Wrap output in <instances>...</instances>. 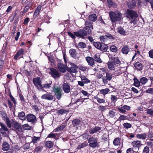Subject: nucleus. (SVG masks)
<instances>
[{
  "instance_id": "nucleus-49",
  "label": "nucleus",
  "mask_w": 153,
  "mask_h": 153,
  "mask_svg": "<svg viewBox=\"0 0 153 153\" xmlns=\"http://www.w3.org/2000/svg\"><path fill=\"white\" fill-rule=\"evenodd\" d=\"M100 38L102 42H105L108 40L107 36L106 35L101 36H100Z\"/></svg>"
},
{
  "instance_id": "nucleus-12",
  "label": "nucleus",
  "mask_w": 153,
  "mask_h": 153,
  "mask_svg": "<svg viewBox=\"0 0 153 153\" xmlns=\"http://www.w3.org/2000/svg\"><path fill=\"white\" fill-rule=\"evenodd\" d=\"M112 78V76L111 74L109 72H107L106 74V76L102 77V81L105 83L107 82V80L110 81Z\"/></svg>"
},
{
  "instance_id": "nucleus-48",
  "label": "nucleus",
  "mask_w": 153,
  "mask_h": 153,
  "mask_svg": "<svg viewBox=\"0 0 153 153\" xmlns=\"http://www.w3.org/2000/svg\"><path fill=\"white\" fill-rule=\"evenodd\" d=\"M40 139L39 137H36L34 136L32 137V142L34 143H36Z\"/></svg>"
},
{
  "instance_id": "nucleus-25",
  "label": "nucleus",
  "mask_w": 153,
  "mask_h": 153,
  "mask_svg": "<svg viewBox=\"0 0 153 153\" xmlns=\"http://www.w3.org/2000/svg\"><path fill=\"white\" fill-rule=\"evenodd\" d=\"M129 48L126 46H124L121 49V52L124 54H127L129 51Z\"/></svg>"
},
{
  "instance_id": "nucleus-3",
  "label": "nucleus",
  "mask_w": 153,
  "mask_h": 153,
  "mask_svg": "<svg viewBox=\"0 0 153 153\" xmlns=\"http://www.w3.org/2000/svg\"><path fill=\"white\" fill-rule=\"evenodd\" d=\"M49 73L55 79L59 78L60 76V74L56 70L53 68L51 69Z\"/></svg>"
},
{
  "instance_id": "nucleus-37",
  "label": "nucleus",
  "mask_w": 153,
  "mask_h": 153,
  "mask_svg": "<svg viewBox=\"0 0 153 153\" xmlns=\"http://www.w3.org/2000/svg\"><path fill=\"white\" fill-rule=\"evenodd\" d=\"M107 2L109 6L114 8L117 7V5L114 2H113L112 0H107Z\"/></svg>"
},
{
  "instance_id": "nucleus-64",
  "label": "nucleus",
  "mask_w": 153,
  "mask_h": 153,
  "mask_svg": "<svg viewBox=\"0 0 153 153\" xmlns=\"http://www.w3.org/2000/svg\"><path fill=\"white\" fill-rule=\"evenodd\" d=\"M149 147H148L147 146H146L143 149V153H148L149 152Z\"/></svg>"
},
{
  "instance_id": "nucleus-53",
  "label": "nucleus",
  "mask_w": 153,
  "mask_h": 153,
  "mask_svg": "<svg viewBox=\"0 0 153 153\" xmlns=\"http://www.w3.org/2000/svg\"><path fill=\"white\" fill-rule=\"evenodd\" d=\"M78 46L79 48H84L86 47V45L85 43L81 42L79 43Z\"/></svg>"
},
{
  "instance_id": "nucleus-26",
  "label": "nucleus",
  "mask_w": 153,
  "mask_h": 153,
  "mask_svg": "<svg viewBox=\"0 0 153 153\" xmlns=\"http://www.w3.org/2000/svg\"><path fill=\"white\" fill-rule=\"evenodd\" d=\"M85 24L86 25V29H88V28L92 29H93V28L92 25V23L90 21L88 20L85 21Z\"/></svg>"
},
{
  "instance_id": "nucleus-6",
  "label": "nucleus",
  "mask_w": 153,
  "mask_h": 153,
  "mask_svg": "<svg viewBox=\"0 0 153 153\" xmlns=\"http://www.w3.org/2000/svg\"><path fill=\"white\" fill-rule=\"evenodd\" d=\"M0 126L1 128H0V133L3 134L5 136L7 135L8 129L6 126L4 124L0 123Z\"/></svg>"
},
{
  "instance_id": "nucleus-57",
  "label": "nucleus",
  "mask_w": 153,
  "mask_h": 153,
  "mask_svg": "<svg viewBox=\"0 0 153 153\" xmlns=\"http://www.w3.org/2000/svg\"><path fill=\"white\" fill-rule=\"evenodd\" d=\"M68 111L66 110L60 109L58 111V113L60 114H62L63 113H68Z\"/></svg>"
},
{
  "instance_id": "nucleus-9",
  "label": "nucleus",
  "mask_w": 153,
  "mask_h": 153,
  "mask_svg": "<svg viewBox=\"0 0 153 153\" xmlns=\"http://www.w3.org/2000/svg\"><path fill=\"white\" fill-rule=\"evenodd\" d=\"M130 108V106L126 105H124L122 106H119L118 108V110L123 114L125 113L126 112V110L129 111Z\"/></svg>"
},
{
  "instance_id": "nucleus-43",
  "label": "nucleus",
  "mask_w": 153,
  "mask_h": 153,
  "mask_svg": "<svg viewBox=\"0 0 153 153\" xmlns=\"http://www.w3.org/2000/svg\"><path fill=\"white\" fill-rule=\"evenodd\" d=\"M5 122L6 123L8 127L9 128L11 127L12 126V122H11L10 120L8 118H6L5 120Z\"/></svg>"
},
{
  "instance_id": "nucleus-41",
  "label": "nucleus",
  "mask_w": 153,
  "mask_h": 153,
  "mask_svg": "<svg viewBox=\"0 0 153 153\" xmlns=\"http://www.w3.org/2000/svg\"><path fill=\"white\" fill-rule=\"evenodd\" d=\"M18 116L19 119L22 120H24L25 119V113L23 112L19 113V114Z\"/></svg>"
},
{
  "instance_id": "nucleus-1",
  "label": "nucleus",
  "mask_w": 153,
  "mask_h": 153,
  "mask_svg": "<svg viewBox=\"0 0 153 153\" xmlns=\"http://www.w3.org/2000/svg\"><path fill=\"white\" fill-rule=\"evenodd\" d=\"M110 18L112 22L120 21L122 19V15L118 11H110L109 13Z\"/></svg>"
},
{
  "instance_id": "nucleus-5",
  "label": "nucleus",
  "mask_w": 153,
  "mask_h": 153,
  "mask_svg": "<svg viewBox=\"0 0 153 153\" xmlns=\"http://www.w3.org/2000/svg\"><path fill=\"white\" fill-rule=\"evenodd\" d=\"M33 82L35 85L37 87L39 90H40L41 87L42 88L41 78L39 77L34 78L33 79Z\"/></svg>"
},
{
  "instance_id": "nucleus-4",
  "label": "nucleus",
  "mask_w": 153,
  "mask_h": 153,
  "mask_svg": "<svg viewBox=\"0 0 153 153\" xmlns=\"http://www.w3.org/2000/svg\"><path fill=\"white\" fill-rule=\"evenodd\" d=\"M53 91L55 93V95L56 98L58 100L60 99L62 95V90L60 87L53 88Z\"/></svg>"
},
{
  "instance_id": "nucleus-46",
  "label": "nucleus",
  "mask_w": 153,
  "mask_h": 153,
  "mask_svg": "<svg viewBox=\"0 0 153 153\" xmlns=\"http://www.w3.org/2000/svg\"><path fill=\"white\" fill-rule=\"evenodd\" d=\"M22 127L25 130H30L31 128V127L27 124L22 125Z\"/></svg>"
},
{
  "instance_id": "nucleus-10",
  "label": "nucleus",
  "mask_w": 153,
  "mask_h": 153,
  "mask_svg": "<svg viewBox=\"0 0 153 153\" xmlns=\"http://www.w3.org/2000/svg\"><path fill=\"white\" fill-rule=\"evenodd\" d=\"M70 65L71 66L68 69V71L70 72L75 73L77 72L76 69L78 68L77 66L71 62H69Z\"/></svg>"
},
{
  "instance_id": "nucleus-38",
  "label": "nucleus",
  "mask_w": 153,
  "mask_h": 153,
  "mask_svg": "<svg viewBox=\"0 0 153 153\" xmlns=\"http://www.w3.org/2000/svg\"><path fill=\"white\" fill-rule=\"evenodd\" d=\"M45 146L48 148H51L53 147V142L50 141H46L45 143Z\"/></svg>"
},
{
  "instance_id": "nucleus-22",
  "label": "nucleus",
  "mask_w": 153,
  "mask_h": 153,
  "mask_svg": "<svg viewBox=\"0 0 153 153\" xmlns=\"http://www.w3.org/2000/svg\"><path fill=\"white\" fill-rule=\"evenodd\" d=\"M52 84V82L51 81V83L49 84H45L42 85V88H41L40 91H44V88L45 89H49L51 87V85Z\"/></svg>"
},
{
  "instance_id": "nucleus-7",
  "label": "nucleus",
  "mask_w": 153,
  "mask_h": 153,
  "mask_svg": "<svg viewBox=\"0 0 153 153\" xmlns=\"http://www.w3.org/2000/svg\"><path fill=\"white\" fill-rule=\"evenodd\" d=\"M12 126L14 129L19 132L22 131V128L21 125L17 122L13 121L12 123Z\"/></svg>"
},
{
  "instance_id": "nucleus-28",
  "label": "nucleus",
  "mask_w": 153,
  "mask_h": 153,
  "mask_svg": "<svg viewBox=\"0 0 153 153\" xmlns=\"http://www.w3.org/2000/svg\"><path fill=\"white\" fill-rule=\"evenodd\" d=\"M69 52L71 56L72 57L75 58L76 57L77 53L75 49H71L69 50Z\"/></svg>"
},
{
  "instance_id": "nucleus-56",
  "label": "nucleus",
  "mask_w": 153,
  "mask_h": 153,
  "mask_svg": "<svg viewBox=\"0 0 153 153\" xmlns=\"http://www.w3.org/2000/svg\"><path fill=\"white\" fill-rule=\"evenodd\" d=\"M146 111V112L148 114L153 116V109H147Z\"/></svg>"
},
{
  "instance_id": "nucleus-55",
  "label": "nucleus",
  "mask_w": 153,
  "mask_h": 153,
  "mask_svg": "<svg viewBox=\"0 0 153 153\" xmlns=\"http://www.w3.org/2000/svg\"><path fill=\"white\" fill-rule=\"evenodd\" d=\"M124 127L126 129H128L131 127V125L129 123H126L123 124Z\"/></svg>"
},
{
  "instance_id": "nucleus-59",
  "label": "nucleus",
  "mask_w": 153,
  "mask_h": 153,
  "mask_svg": "<svg viewBox=\"0 0 153 153\" xmlns=\"http://www.w3.org/2000/svg\"><path fill=\"white\" fill-rule=\"evenodd\" d=\"M79 68L80 70L83 71H84L86 70L87 68L85 66L82 65H80Z\"/></svg>"
},
{
  "instance_id": "nucleus-51",
  "label": "nucleus",
  "mask_w": 153,
  "mask_h": 153,
  "mask_svg": "<svg viewBox=\"0 0 153 153\" xmlns=\"http://www.w3.org/2000/svg\"><path fill=\"white\" fill-rule=\"evenodd\" d=\"M120 139L119 138H115L113 141V143L114 145L117 146L120 143Z\"/></svg>"
},
{
  "instance_id": "nucleus-14",
  "label": "nucleus",
  "mask_w": 153,
  "mask_h": 153,
  "mask_svg": "<svg viewBox=\"0 0 153 153\" xmlns=\"http://www.w3.org/2000/svg\"><path fill=\"white\" fill-rule=\"evenodd\" d=\"M27 121L33 123L36 121V116L33 114H28L27 116Z\"/></svg>"
},
{
  "instance_id": "nucleus-54",
  "label": "nucleus",
  "mask_w": 153,
  "mask_h": 153,
  "mask_svg": "<svg viewBox=\"0 0 153 153\" xmlns=\"http://www.w3.org/2000/svg\"><path fill=\"white\" fill-rule=\"evenodd\" d=\"M113 60L112 62H113L115 65V64H118L120 62V61L118 57H114Z\"/></svg>"
},
{
  "instance_id": "nucleus-29",
  "label": "nucleus",
  "mask_w": 153,
  "mask_h": 153,
  "mask_svg": "<svg viewBox=\"0 0 153 153\" xmlns=\"http://www.w3.org/2000/svg\"><path fill=\"white\" fill-rule=\"evenodd\" d=\"M110 90L108 88H106L105 89H102L100 90V92L101 94H102L104 95H105L108 94Z\"/></svg>"
},
{
  "instance_id": "nucleus-33",
  "label": "nucleus",
  "mask_w": 153,
  "mask_h": 153,
  "mask_svg": "<svg viewBox=\"0 0 153 153\" xmlns=\"http://www.w3.org/2000/svg\"><path fill=\"white\" fill-rule=\"evenodd\" d=\"M82 81L85 83H88L90 82V81L84 75L80 76Z\"/></svg>"
},
{
  "instance_id": "nucleus-16",
  "label": "nucleus",
  "mask_w": 153,
  "mask_h": 153,
  "mask_svg": "<svg viewBox=\"0 0 153 153\" xmlns=\"http://www.w3.org/2000/svg\"><path fill=\"white\" fill-rule=\"evenodd\" d=\"M63 89L64 91L66 93L70 92L71 88L69 85L67 83H64L63 85Z\"/></svg>"
},
{
  "instance_id": "nucleus-35",
  "label": "nucleus",
  "mask_w": 153,
  "mask_h": 153,
  "mask_svg": "<svg viewBox=\"0 0 153 153\" xmlns=\"http://www.w3.org/2000/svg\"><path fill=\"white\" fill-rule=\"evenodd\" d=\"M60 136V134H53L52 133L49 134L47 137V138H55L57 136V137H59Z\"/></svg>"
},
{
  "instance_id": "nucleus-24",
  "label": "nucleus",
  "mask_w": 153,
  "mask_h": 153,
  "mask_svg": "<svg viewBox=\"0 0 153 153\" xmlns=\"http://www.w3.org/2000/svg\"><path fill=\"white\" fill-rule=\"evenodd\" d=\"M115 64L111 61H109L107 63L108 69L110 70H114L115 68Z\"/></svg>"
},
{
  "instance_id": "nucleus-52",
  "label": "nucleus",
  "mask_w": 153,
  "mask_h": 153,
  "mask_svg": "<svg viewBox=\"0 0 153 153\" xmlns=\"http://www.w3.org/2000/svg\"><path fill=\"white\" fill-rule=\"evenodd\" d=\"M122 71L120 68H118L117 70H116L114 72V74L117 76H118L122 73Z\"/></svg>"
},
{
  "instance_id": "nucleus-32",
  "label": "nucleus",
  "mask_w": 153,
  "mask_h": 153,
  "mask_svg": "<svg viewBox=\"0 0 153 153\" xmlns=\"http://www.w3.org/2000/svg\"><path fill=\"white\" fill-rule=\"evenodd\" d=\"M107 46L105 44L102 43L100 46V48L99 50H100L103 51L105 52L107 51Z\"/></svg>"
},
{
  "instance_id": "nucleus-47",
  "label": "nucleus",
  "mask_w": 153,
  "mask_h": 153,
  "mask_svg": "<svg viewBox=\"0 0 153 153\" xmlns=\"http://www.w3.org/2000/svg\"><path fill=\"white\" fill-rule=\"evenodd\" d=\"M102 43L99 42H94L93 45L94 47L100 49V46Z\"/></svg>"
},
{
  "instance_id": "nucleus-21",
  "label": "nucleus",
  "mask_w": 153,
  "mask_h": 153,
  "mask_svg": "<svg viewBox=\"0 0 153 153\" xmlns=\"http://www.w3.org/2000/svg\"><path fill=\"white\" fill-rule=\"evenodd\" d=\"M132 144L133 147L138 148L142 145L141 142L139 140L133 141L132 142Z\"/></svg>"
},
{
  "instance_id": "nucleus-61",
  "label": "nucleus",
  "mask_w": 153,
  "mask_h": 153,
  "mask_svg": "<svg viewBox=\"0 0 153 153\" xmlns=\"http://www.w3.org/2000/svg\"><path fill=\"white\" fill-rule=\"evenodd\" d=\"M117 98L116 96L111 95V101L115 102L117 100Z\"/></svg>"
},
{
  "instance_id": "nucleus-13",
  "label": "nucleus",
  "mask_w": 153,
  "mask_h": 153,
  "mask_svg": "<svg viewBox=\"0 0 153 153\" xmlns=\"http://www.w3.org/2000/svg\"><path fill=\"white\" fill-rule=\"evenodd\" d=\"M41 98L43 99L51 100L53 99V96L49 93H47L42 95L41 96Z\"/></svg>"
},
{
  "instance_id": "nucleus-45",
  "label": "nucleus",
  "mask_w": 153,
  "mask_h": 153,
  "mask_svg": "<svg viewBox=\"0 0 153 153\" xmlns=\"http://www.w3.org/2000/svg\"><path fill=\"white\" fill-rule=\"evenodd\" d=\"M94 58L96 62L100 63H101L102 62V61L99 55H95L94 56Z\"/></svg>"
},
{
  "instance_id": "nucleus-34",
  "label": "nucleus",
  "mask_w": 153,
  "mask_h": 153,
  "mask_svg": "<svg viewBox=\"0 0 153 153\" xmlns=\"http://www.w3.org/2000/svg\"><path fill=\"white\" fill-rule=\"evenodd\" d=\"M134 85L136 87H138L140 86V82L138 79L136 77L134 79Z\"/></svg>"
},
{
  "instance_id": "nucleus-23",
  "label": "nucleus",
  "mask_w": 153,
  "mask_h": 153,
  "mask_svg": "<svg viewBox=\"0 0 153 153\" xmlns=\"http://www.w3.org/2000/svg\"><path fill=\"white\" fill-rule=\"evenodd\" d=\"M2 150L4 151H7L10 149V145L6 142H4L2 145Z\"/></svg>"
},
{
  "instance_id": "nucleus-2",
  "label": "nucleus",
  "mask_w": 153,
  "mask_h": 153,
  "mask_svg": "<svg viewBox=\"0 0 153 153\" xmlns=\"http://www.w3.org/2000/svg\"><path fill=\"white\" fill-rule=\"evenodd\" d=\"M89 146L92 148H95L98 146L97 140L93 137L90 138L88 140Z\"/></svg>"
},
{
  "instance_id": "nucleus-15",
  "label": "nucleus",
  "mask_w": 153,
  "mask_h": 153,
  "mask_svg": "<svg viewBox=\"0 0 153 153\" xmlns=\"http://www.w3.org/2000/svg\"><path fill=\"white\" fill-rule=\"evenodd\" d=\"M127 13L130 16L131 18L133 17H137V15L135 11L129 9H128L127 11Z\"/></svg>"
},
{
  "instance_id": "nucleus-11",
  "label": "nucleus",
  "mask_w": 153,
  "mask_h": 153,
  "mask_svg": "<svg viewBox=\"0 0 153 153\" xmlns=\"http://www.w3.org/2000/svg\"><path fill=\"white\" fill-rule=\"evenodd\" d=\"M58 69L61 72L64 73L66 71V66L62 63H59L57 65Z\"/></svg>"
},
{
  "instance_id": "nucleus-39",
  "label": "nucleus",
  "mask_w": 153,
  "mask_h": 153,
  "mask_svg": "<svg viewBox=\"0 0 153 153\" xmlns=\"http://www.w3.org/2000/svg\"><path fill=\"white\" fill-rule=\"evenodd\" d=\"M148 81V79L144 77H143L140 79V82L143 85L146 84Z\"/></svg>"
},
{
  "instance_id": "nucleus-58",
  "label": "nucleus",
  "mask_w": 153,
  "mask_h": 153,
  "mask_svg": "<svg viewBox=\"0 0 153 153\" xmlns=\"http://www.w3.org/2000/svg\"><path fill=\"white\" fill-rule=\"evenodd\" d=\"M43 149V147L42 146H38L35 149V151L37 152H39L41 151Z\"/></svg>"
},
{
  "instance_id": "nucleus-19",
  "label": "nucleus",
  "mask_w": 153,
  "mask_h": 153,
  "mask_svg": "<svg viewBox=\"0 0 153 153\" xmlns=\"http://www.w3.org/2000/svg\"><path fill=\"white\" fill-rule=\"evenodd\" d=\"M24 50L21 48L19 51H18L15 54L14 56V59H16L18 57L22 55L24 52Z\"/></svg>"
},
{
  "instance_id": "nucleus-36",
  "label": "nucleus",
  "mask_w": 153,
  "mask_h": 153,
  "mask_svg": "<svg viewBox=\"0 0 153 153\" xmlns=\"http://www.w3.org/2000/svg\"><path fill=\"white\" fill-rule=\"evenodd\" d=\"M89 19L91 21L94 22L97 19V16L95 14L90 15L89 16Z\"/></svg>"
},
{
  "instance_id": "nucleus-17",
  "label": "nucleus",
  "mask_w": 153,
  "mask_h": 153,
  "mask_svg": "<svg viewBox=\"0 0 153 153\" xmlns=\"http://www.w3.org/2000/svg\"><path fill=\"white\" fill-rule=\"evenodd\" d=\"M85 59L88 65L92 66L94 65V60L93 58L90 56H87L85 57Z\"/></svg>"
},
{
  "instance_id": "nucleus-50",
  "label": "nucleus",
  "mask_w": 153,
  "mask_h": 153,
  "mask_svg": "<svg viewBox=\"0 0 153 153\" xmlns=\"http://www.w3.org/2000/svg\"><path fill=\"white\" fill-rule=\"evenodd\" d=\"M110 50L112 52H116L117 51V48L116 46L112 45L111 46Z\"/></svg>"
},
{
  "instance_id": "nucleus-42",
  "label": "nucleus",
  "mask_w": 153,
  "mask_h": 153,
  "mask_svg": "<svg viewBox=\"0 0 153 153\" xmlns=\"http://www.w3.org/2000/svg\"><path fill=\"white\" fill-rule=\"evenodd\" d=\"M118 32L122 35H124L126 33V31L122 27H120L117 28Z\"/></svg>"
},
{
  "instance_id": "nucleus-63",
  "label": "nucleus",
  "mask_w": 153,
  "mask_h": 153,
  "mask_svg": "<svg viewBox=\"0 0 153 153\" xmlns=\"http://www.w3.org/2000/svg\"><path fill=\"white\" fill-rule=\"evenodd\" d=\"M68 34L73 39H75V36L76 35L74 34V33H72L71 32H68Z\"/></svg>"
},
{
  "instance_id": "nucleus-31",
  "label": "nucleus",
  "mask_w": 153,
  "mask_h": 153,
  "mask_svg": "<svg viewBox=\"0 0 153 153\" xmlns=\"http://www.w3.org/2000/svg\"><path fill=\"white\" fill-rule=\"evenodd\" d=\"M65 128V126L64 125H61L59 126H58L57 128L54 129L53 130V132H59Z\"/></svg>"
},
{
  "instance_id": "nucleus-18",
  "label": "nucleus",
  "mask_w": 153,
  "mask_h": 153,
  "mask_svg": "<svg viewBox=\"0 0 153 153\" xmlns=\"http://www.w3.org/2000/svg\"><path fill=\"white\" fill-rule=\"evenodd\" d=\"M82 122L79 120L75 119L72 121L73 125L74 126H81L82 125Z\"/></svg>"
},
{
  "instance_id": "nucleus-27",
  "label": "nucleus",
  "mask_w": 153,
  "mask_h": 153,
  "mask_svg": "<svg viewBox=\"0 0 153 153\" xmlns=\"http://www.w3.org/2000/svg\"><path fill=\"white\" fill-rule=\"evenodd\" d=\"M146 134L145 133L141 134H137L136 135V137L138 139L145 140L146 138Z\"/></svg>"
},
{
  "instance_id": "nucleus-62",
  "label": "nucleus",
  "mask_w": 153,
  "mask_h": 153,
  "mask_svg": "<svg viewBox=\"0 0 153 153\" xmlns=\"http://www.w3.org/2000/svg\"><path fill=\"white\" fill-rule=\"evenodd\" d=\"M115 112L112 110H110L109 112V116L111 117H113L115 115Z\"/></svg>"
},
{
  "instance_id": "nucleus-60",
  "label": "nucleus",
  "mask_w": 153,
  "mask_h": 153,
  "mask_svg": "<svg viewBox=\"0 0 153 153\" xmlns=\"http://www.w3.org/2000/svg\"><path fill=\"white\" fill-rule=\"evenodd\" d=\"M127 119V117L124 115H121L118 118L119 121L123 120L126 119Z\"/></svg>"
},
{
  "instance_id": "nucleus-20",
  "label": "nucleus",
  "mask_w": 153,
  "mask_h": 153,
  "mask_svg": "<svg viewBox=\"0 0 153 153\" xmlns=\"http://www.w3.org/2000/svg\"><path fill=\"white\" fill-rule=\"evenodd\" d=\"M101 129V128L99 126H95V127L92 128L89 131V133L91 134H93L97 132Z\"/></svg>"
},
{
  "instance_id": "nucleus-40",
  "label": "nucleus",
  "mask_w": 153,
  "mask_h": 153,
  "mask_svg": "<svg viewBox=\"0 0 153 153\" xmlns=\"http://www.w3.org/2000/svg\"><path fill=\"white\" fill-rule=\"evenodd\" d=\"M88 145V143L86 142H85L83 143L79 144L77 147V149H80L81 148L86 147Z\"/></svg>"
},
{
  "instance_id": "nucleus-30",
  "label": "nucleus",
  "mask_w": 153,
  "mask_h": 153,
  "mask_svg": "<svg viewBox=\"0 0 153 153\" xmlns=\"http://www.w3.org/2000/svg\"><path fill=\"white\" fill-rule=\"evenodd\" d=\"M134 66L135 68L139 70H141L142 68V64L139 62H136L134 64Z\"/></svg>"
},
{
  "instance_id": "nucleus-44",
  "label": "nucleus",
  "mask_w": 153,
  "mask_h": 153,
  "mask_svg": "<svg viewBox=\"0 0 153 153\" xmlns=\"http://www.w3.org/2000/svg\"><path fill=\"white\" fill-rule=\"evenodd\" d=\"M94 99H96L99 103H104L105 102V100L104 99L99 98L97 97H95Z\"/></svg>"
},
{
  "instance_id": "nucleus-8",
  "label": "nucleus",
  "mask_w": 153,
  "mask_h": 153,
  "mask_svg": "<svg viewBox=\"0 0 153 153\" xmlns=\"http://www.w3.org/2000/svg\"><path fill=\"white\" fill-rule=\"evenodd\" d=\"M74 34L78 37H82L87 35V32L84 30H81L77 32H74Z\"/></svg>"
}]
</instances>
